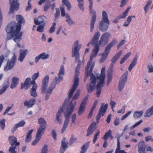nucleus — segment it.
<instances>
[{
	"mask_svg": "<svg viewBox=\"0 0 153 153\" xmlns=\"http://www.w3.org/2000/svg\"><path fill=\"white\" fill-rule=\"evenodd\" d=\"M16 18L18 24L15 22L10 23L6 28L7 33V40L12 39L14 37L15 38L14 41L16 42H19L22 39L23 33L20 31L21 28V24L25 23V20L23 17L20 15L16 16Z\"/></svg>",
	"mask_w": 153,
	"mask_h": 153,
	"instance_id": "f257e3e1",
	"label": "nucleus"
},
{
	"mask_svg": "<svg viewBox=\"0 0 153 153\" xmlns=\"http://www.w3.org/2000/svg\"><path fill=\"white\" fill-rule=\"evenodd\" d=\"M105 78V68H102L100 76L96 77L94 74H91L90 79V83H88L87 85V89L88 92L91 93L94 91L95 88L97 80L99 79L100 81L98 82L96 86L97 96V97H99L101 93L102 88L104 86Z\"/></svg>",
	"mask_w": 153,
	"mask_h": 153,
	"instance_id": "f03ea898",
	"label": "nucleus"
},
{
	"mask_svg": "<svg viewBox=\"0 0 153 153\" xmlns=\"http://www.w3.org/2000/svg\"><path fill=\"white\" fill-rule=\"evenodd\" d=\"M80 93V90H78L72 98V100L69 103L67 108L66 111L64 112V116L65 119L62 128L61 130V133H63L66 130L69 123L70 115L73 112L76 104V102H73V100H75L78 99Z\"/></svg>",
	"mask_w": 153,
	"mask_h": 153,
	"instance_id": "7ed1b4c3",
	"label": "nucleus"
},
{
	"mask_svg": "<svg viewBox=\"0 0 153 153\" xmlns=\"http://www.w3.org/2000/svg\"><path fill=\"white\" fill-rule=\"evenodd\" d=\"M71 98L69 97L68 96V97L65 100L62 106L60 108L56 114V117L55 121L60 124H61L62 122V113L65 109L67 105L69 102Z\"/></svg>",
	"mask_w": 153,
	"mask_h": 153,
	"instance_id": "20e7f679",
	"label": "nucleus"
},
{
	"mask_svg": "<svg viewBox=\"0 0 153 153\" xmlns=\"http://www.w3.org/2000/svg\"><path fill=\"white\" fill-rule=\"evenodd\" d=\"M102 20L100 22L99 28L100 30L104 32L107 30L108 27V26L105 24L104 22L109 25L110 24V22L108 19L107 13L105 11H102Z\"/></svg>",
	"mask_w": 153,
	"mask_h": 153,
	"instance_id": "39448f33",
	"label": "nucleus"
},
{
	"mask_svg": "<svg viewBox=\"0 0 153 153\" xmlns=\"http://www.w3.org/2000/svg\"><path fill=\"white\" fill-rule=\"evenodd\" d=\"M79 74V71L75 70V76L74 79V83L68 93V95L69 97H71L79 85V78L78 76Z\"/></svg>",
	"mask_w": 153,
	"mask_h": 153,
	"instance_id": "423d86ee",
	"label": "nucleus"
},
{
	"mask_svg": "<svg viewBox=\"0 0 153 153\" xmlns=\"http://www.w3.org/2000/svg\"><path fill=\"white\" fill-rule=\"evenodd\" d=\"M88 1L89 3V8L90 12L93 14L90 26V31L92 32L93 30L94 24L96 19V12L93 9V0H88Z\"/></svg>",
	"mask_w": 153,
	"mask_h": 153,
	"instance_id": "0eeeda50",
	"label": "nucleus"
},
{
	"mask_svg": "<svg viewBox=\"0 0 153 153\" xmlns=\"http://www.w3.org/2000/svg\"><path fill=\"white\" fill-rule=\"evenodd\" d=\"M78 40L76 41L72 48V56L75 57L76 59H78L79 57V51L81 48V45H79Z\"/></svg>",
	"mask_w": 153,
	"mask_h": 153,
	"instance_id": "6e6552de",
	"label": "nucleus"
},
{
	"mask_svg": "<svg viewBox=\"0 0 153 153\" xmlns=\"http://www.w3.org/2000/svg\"><path fill=\"white\" fill-rule=\"evenodd\" d=\"M128 71H126L120 79L118 85V89L120 91H122L124 88L126 83L128 79Z\"/></svg>",
	"mask_w": 153,
	"mask_h": 153,
	"instance_id": "1a4fd4ad",
	"label": "nucleus"
},
{
	"mask_svg": "<svg viewBox=\"0 0 153 153\" xmlns=\"http://www.w3.org/2000/svg\"><path fill=\"white\" fill-rule=\"evenodd\" d=\"M9 4L10 5L9 14L13 13L14 11H17L19 8V4L16 0H9Z\"/></svg>",
	"mask_w": 153,
	"mask_h": 153,
	"instance_id": "9d476101",
	"label": "nucleus"
},
{
	"mask_svg": "<svg viewBox=\"0 0 153 153\" xmlns=\"http://www.w3.org/2000/svg\"><path fill=\"white\" fill-rule=\"evenodd\" d=\"M110 36V34L109 33L106 32L104 33L101 36L99 41L100 45L101 46L106 45L109 42Z\"/></svg>",
	"mask_w": 153,
	"mask_h": 153,
	"instance_id": "9b49d317",
	"label": "nucleus"
},
{
	"mask_svg": "<svg viewBox=\"0 0 153 153\" xmlns=\"http://www.w3.org/2000/svg\"><path fill=\"white\" fill-rule=\"evenodd\" d=\"M16 59V56L14 54L10 60H8L6 66L4 68V70L7 71L12 69L15 65V61Z\"/></svg>",
	"mask_w": 153,
	"mask_h": 153,
	"instance_id": "f8f14e48",
	"label": "nucleus"
},
{
	"mask_svg": "<svg viewBox=\"0 0 153 153\" xmlns=\"http://www.w3.org/2000/svg\"><path fill=\"white\" fill-rule=\"evenodd\" d=\"M64 66L62 65L59 69V73L58 74V79L57 77H56L55 79L53 80L52 83L56 85L57 83H59L62 79L63 77L65 74V70Z\"/></svg>",
	"mask_w": 153,
	"mask_h": 153,
	"instance_id": "ddd939ff",
	"label": "nucleus"
},
{
	"mask_svg": "<svg viewBox=\"0 0 153 153\" xmlns=\"http://www.w3.org/2000/svg\"><path fill=\"white\" fill-rule=\"evenodd\" d=\"M108 106V104H106L104 105V104H102L101 105L99 109V113L96 117V119L97 122H98V121L100 120L101 117L102 116H103L104 114L106 111Z\"/></svg>",
	"mask_w": 153,
	"mask_h": 153,
	"instance_id": "4468645a",
	"label": "nucleus"
},
{
	"mask_svg": "<svg viewBox=\"0 0 153 153\" xmlns=\"http://www.w3.org/2000/svg\"><path fill=\"white\" fill-rule=\"evenodd\" d=\"M49 76L46 75L42 80V86L41 88V92L42 93L45 94L47 91V89L48 85Z\"/></svg>",
	"mask_w": 153,
	"mask_h": 153,
	"instance_id": "2eb2a0df",
	"label": "nucleus"
},
{
	"mask_svg": "<svg viewBox=\"0 0 153 153\" xmlns=\"http://www.w3.org/2000/svg\"><path fill=\"white\" fill-rule=\"evenodd\" d=\"M88 96V95L85 96L82 101L78 111V115H81L84 112Z\"/></svg>",
	"mask_w": 153,
	"mask_h": 153,
	"instance_id": "dca6fc26",
	"label": "nucleus"
},
{
	"mask_svg": "<svg viewBox=\"0 0 153 153\" xmlns=\"http://www.w3.org/2000/svg\"><path fill=\"white\" fill-rule=\"evenodd\" d=\"M100 32H97L95 33L91 41V44L95 45V46H98V40L100 36Z\"/></svg>",
	"mask_w": 153,
	"mask_h": 153,
	"instance_id": "f3484780",
	"label": "nucleus"
},
{
	"mask_svg": "<svg viewBox=\"0 0 153 153\" xmlns=\"http://www.w3.org/2000/svg\"><path fill=\"white\" fill-rule=\"evenodd\" d=\"M56 85L52 82L50 85L47 91L46 92V94L45 97V100H47L49 99L50 95L52 93L53 90L55 88Z\"/></svg>",
	"mask_w": 153,
	"mask_h": 153,
	"instance_id": "a211bd4d",
	"label": "nucleus"
},
{
	"mask_svg": "<svg viewBox=\"0 0 153 153\" xmlns=\"http://www.w3.org/2000/svg\"><path fill=\"white\" fill-rule=\"evenodd\" d=\"M17 139L14 136H11L9 137L8 141L11 146H19L20 143L17 142Z\"/></svg>",
	"mask_w": 153,
	"mask_h": 153,
	"instance_id": "6ab92c4d",
	"label": "nucleus"
},
{
	"mask_svg": "<svg viewBox=\"0 0 153 153\" xmlns=\"http://www.w3.org/2000/svg\"><path fill=\"white\" fill-rule=\"evenodd\" d=\"M138 152L139 153H146V146L144 141H140L138 145Z\"/></svg>",
	"mask_w": 153,
	"mask_h": 153,
	"instance_id": "aec40b11",
	"label": "nucleus"
},
{
	"mask_svg": "<svg viewBox=\"0 0 153 153\" xmlns=\"http://www.w3.org/2000/svg\"><path fill=\"white\" fill-rule=\"evenodd\" d=\"M96 124L95 122H93L88 128L86 136L88 137L93 134L96 129Z\"/></svg>",
	"mask_w": 153,
	"mask_h": 153,
	"instance_id": "412c9836",
	"label": "nucleus"
},
{
	"mask_svg": "<svg viewBox=\"0 0 153 153\" xmlns=\"http://www.w3.org/2000/svg\"><path fill=\"white\" fill-rule=\"evenodd\" d=\"M36 99L34 98L31 99L29 100H26L24 103V106L28 108L32 107L36 103Z\"/></svg>",
	"mask_w": 153,
	"mask_h": 153,
	"instance_id": "4be33fe9",
	"label": "nucleus"
},
{
	"mask_svg": "<svg viewBox=\"0 0 153 153\" xmlns=\"http://www.w3.org/2000/svg\"><path fill=\"white\" fill-rule=\"evenodd\" d=\"M66 138L64 137L62 141L61 146L60 150V153H64L68 148V143H66Z\"/></svg>",
	"mask_w": 153,
	"mask_h": 153,
	"instance_id": "5701e85b",
	"label": "nucleus"
},
{
	"mask_svg": "<svg viewBox=\"0 0 153 153\" xmlns=\"http://www.w3.org/2000/svg\"><path fill=\"white\" fill-rule=\"evenodd\" d=\"M31 79L30 78H27L24 82V83H22L21 86V89H22L25 88V89L26 90L29 88L30 87V82Z\"/></svg>",
	"mask_w": 153,
	"mask_h": 153,
	"instance_id": "b1692460",
	"label": "nucleus"
},
{
	"mask_svg": "<svg viewBox=\"0 0 153 153\" xmlns=\"http://www.w3.org/2000/svg\"><path fill=\"white\" fill-rule=\"evenodd\" d=\"M123 52V51L122 50L120 51H119L111 59V62L112 63L111 64V65L110 67V68H111V66L112 65V64L113 65V66H114V65L115 64L118 60L120 56L121 55Z\"/></svg>",
	"mask_w": 153,
	"mask_h": 153,
	"instance_id": "393cba45",
	"label": "nucleus"
},
{
	"mask_svg": "<svg viewBox=\"0 0 153 153\" xmlns=\"http://www.w3.org/2000/svg\"><path fill=\"white\" fill-rule=\"evenodd\" d=\"M27 50H21L19 52V56L18 60L21 62H22L27 55Z\"/></svg>",
	"mask_w": 153,
	"mask_h": 153,
	"instance_id": "a878e982",
	"label": "nucleus"
},
{
	"mask_svg": "<svg viewBox=\"0 0 153 153\" xmlns=\"http://www.w3.org/2000/svg\"><path fill=\"white\" fill-rule=\"evenodd\" d=\"M111 67L110 70L109 71L108 73V80L107 82V85H108L110 82H111L113 76V65Z\"/></svg>",
	"mask_w": 153,
	"mask_h": 153,
	"instance_id": "bb28decb",
	"label": "nucleus"
},
{
	"mask_svg": "<svg viewBox=\"0 0 153 153\" xmlns=\"http://www.w3.org/2000/svg\"><path fill=\"white\" fill-rule=\"evenodd\" d=\"M46 18L44 16H40L37 19H34V23L36 25H39L41 24L45 23L44 21Z\"/></svg>",
	"mask_w": 153,
	"mask_h": 153,
	"instance_id": "cd10ccee",
	"label": "nucleus"
},
{
	"mask_svg": "<svg viewBox=\"0 0 153 153\" xmlns=\"http://www.w3.org/2000/svg\"><path fill=\"white\" fill-rule=\"evenodd\" d=\"M99 46H96L94 47V48L91 55L90 58L91 60H92L93 58L96 57L97 55L99 50Z\"/></svg>",
	"mask_w": 153,
	"mask_h": 153,
	"instance_id": "c85d7f7f",
	"label": "nucleus"
},
{
	"mask_svg": "<svg viewBox=\"0 0 153 153\" xmlns=\"http://www.w3.org/2000/svg\"><path fill=\"white\" fill-rule=\"evenodd\" d=\"M25 123V122L24 120H22L18 123L16 124L12 129V133H13L18 127L23 126Z\"/></svg>",
	"mask_w": 153,
	"mask_h": 153,
	"instance_id": "c756f323",
	"label": "nucleus"
},
{
	"mask_svg": "<svg viewBox=\"0 0 153 153\" xmlns=\"http://www.w3.org/2000/svg\"><path fill=\"white\" fill-rule=\"evenodd\" d=\"M46 129V127L39 126V127L38 128L36 135L37 136V137H39L41 138Z\"/></svg>",
	"mask_w": 153,
	"mask_h": 153,
	"instance_id": "7c9ffc66",
	"label": "nucleus"
},
{
	"mask_svg": "<svg viewBox=\"0 0 153 153\" xmlns=\"http://www.w3.org/2000/svg\"><path fill=\"white\" fill-rule=\"evenodd\" d=\"M19 78L16 77H14L13 78L10 87L12 89L17 86L19 83Z\"/></svg>",
	"mask_w": 153,
	"mask_h": 153,
	"instance_id": "2f4dec72",
	"label": "nucleus"
},
{
	"mask_svg": "<svg viewBox=\"0 0 153 153\" xmlns=\"http://www.w3.org/2000/svg\"><path fill=\"white\" fill-rule=\"evenodd\" d=\"M110 51H109L106 48H105L104 53L102 55V57L100 60V63H103L107 59V57Z\"/></svg>",
	"mask_w": 153,
	"mask_h": 153,
	"instance_id": "473e14b6",
	"label": "nucleus"
},
{
	"mask_svg": "<svg viewBox=\"0 0 153 153\" xmlns=\"http://www.w3.org/2000/svg\"><path fill=\"white\" fill-rule=\"evenodd\" d=\"M37 86L36 85L32 86V88L30 90V93L31 95L34 97H36L37 96V94L36 92L37 89Z\"/></svg>",
	"mask_w": 153,
	"mask_h": 153,
	"instance_id": "72a5a7b5",
	"label": "nucleus"
},
{
	"mask_svg": "<svg viewBox=\"0 0 153 153\" xmlns=\"http://www.w3.org/2000/svg\"><path fill=\"white\" fill-rule=\"evenodd\" d=\"M137 62V58L136 57H134L133 59L131 64L128 68V71L130 72L132 69L136 65Z\"/></svg>",
	"mask_w": 153,
	"mask_h": 153,
	"instance_id": "f704fd0d",
	"label": "nucleus"
},
{
	"mask_svg": "<svg viewBox=\"0 0 153 153\" xmlns=\"http://www.w3.org/2000/svg\"><path fill=\"white\" fill-rule=\"evenodd\" d=\"M38 123L40 125L39 126L46 127L47 126V122L43 118L40 117L38 119Z\"/></svg>",
	"mask_w": 153,
	"mask_h": 153,
	"instance_id": "c9c22d12",
	"label": "nucleus"
},
{
	"mask_svg": "<svg viewBox=\"0 0 153 153\" xmlns=\"http://www.w3.org/2000/svg\"><path fill=\"white\" fill-rule=\"evenodd\" d=\"M117 43V41L116 39H114L111 42H110L107 46L105 48L110 51L111 48Z\"/></svg>",
	"mask_w": 153,
	"mask_h": 153,
	"instance_id": "e433bc0d",
	"label": "nucleus"
},
{
	"mask_svg": "<svg viewBox=\"0 0 153 153\" xmlns=\"http://www.w3.org/2000/svg\"><path fill=\"white\" fill-rule=\"evenodd\" d=\"M143 113V111H136L134 113V117L135 119L139 118L142 116Z\"/></svg>",
	"mask_w": 153,
	"mask_h": 153,
	"instance_id": "4c0bfd02",
	"label": "nucleus"
},
{
	"mask_svg": "<svg viewBox=\"0 0 153 153\" xmlns=\"http://www.w3.org/2000/svg\"><path fill=\"white\" fill-rule=\"evenodd\" d=\"M33 131V129H31L29 131L26 136V138L25 140V141L26 143H28L31 140V134Z\"/></svg>",
	"mask_w": 153,
	"mask_h": 153,
	"instance_id": "58836bf2",
	"label": "nucleus"
},
{
	"mask_svg": "<svg viewBox=\"0 0 153 153\" xmlns=\"http://www.w3.org/2000/svg\"><path fill=\"white\" fill-rule=\"evenodd\" d=\"M131 54V52H129L126 53L122 58L120 62V64H122L124 63L125 61L129 57Z\"/></svg>",
	"mask_w": 153,
	"mask_h": 153,
	"instance_id": "ea45409f",
	"label": "nucleus"
},
{
	"mask_svg": "<svg viewBox=\"0 0 153 153\" xmlns=\"http://www.w3.org/2000/svg\"><path fill=\"white\" fill-rule=\"evenodd\" d=\"M131 54V52H129L126 53L122 58L120 62V64H122L124 63L125 61L129 57Z\"/></svg>",
	"mask_w": 153,
	"mask_h": 153,
	"instance_id": "a19ab883",
	"label": "nucleus"
},
{
	"mask_svg": "<svg viewBox=\"0 0 153 153\" xmlns=\"http://www.w3.org/2000/svg\"><path fill=\"white\" fill-rule=\"evenodd\" d=\"M89 142H87L85 144L83 145L81 147V150L80 153H85L89 145Z\"/></svg>",
	"mask_w": 153,
	"mask_h": 153,
	"instance_id": "79ce46f5",
	"label": "nucleus"
},
{
	"mask_svg": "<svg viewBox=\"0 0 153 153\" xmlns=\"http://www.w3.org/2000/svg\"><path fill=\"white\" fill-rule=\"evenodd\" d=\"M146 117H149L153 114V105L145 112Z\"/></svg>",
	"mask_w": 153,
	"mask_h": 153,
	"instance_id": "37998d69",
	"label": "nucleus"
},
{
	"mask_svg": "<svg viewBox=\"0 0 153 153\" xmlns=\"http://www.w3.org/2000/svg\"><path fill=\"white\" fill-rule=\"evenodd\" d=\"M65 18L66 19V21L69 25L74 24V22L71 19L70 16L68 13H66Z\"/></svg>",
	"mask_w": 153,
	"mask_h": 153,
	"instance_id": "c03bdc74",
	"label": "nucleus"
},
{
	"mask_svg": "<svg viewBox=\"0 0 153 153\" xmlns=\"http://www.w3.org/2000/svg\"><path fill=\"white\" fill-rule=\"evenodd\" d=\"M46 25L45 23L39 25L37 27V31L40 33L43 32L44 31V27Z\"/></svg>",
	"mask_w": 153,
	"mask_h": 153,
	"instance_id": "a18cd8bd",
	"label": "nucleus"
},
{
	"mask_svg": "<svg viewBox=\"0 0 153 153\" xmlns=\"http://www.w3.org/2000/svg\"><path fill=\"white\" fill-rule=\"evenodd\" d=\"M79 3L78 6L81 10L83 11L84 10V7L83 6L84 1V0H77Z\"/></svg>",
	"mask_w": 153,
	"mask_h": 153,
	"instance_id": "49530a36",
	"label": "nucleus"
},
{
	"mask_svg": "<svg viewBox=\"0 0 153 153\" xmlns=\"http://www.w3.org/2000/svg\"><path fill=\"white\" fill-rule=\"evenodd\" d=\"M41 59H46L49 58V55L48 54H47L45 52L42 53L40 54Z\"/></svg>",
	"mask_w": 153,
	"mask_h": 153,
	"instance_id": "de8ad7c7",
	"label": "nucleus"
},
{
	"mask_svg": "<svg viewBox=\"0 0 153 153\" xmlns=\"http://www.w3.org/2000/svg\"><path fill=\"white\" fill-rule=\"evenodd\" d=\"M112 133L111 130L110 129L105 134L103 139L104 140H107L110 137Z\"/></svg>",
	"mask_w": 153,
	"mask_h": 153,
	"instance_id": "09e8293b",
	"label": "nucleus"
},
{
	"mask_svg": "<svg viewBox=\"0 0 153 153\" xmlns=\"http://www.w3.org/2000/svg\"><path fill=\"white\" fill-rule=\"evenodd\" d=\"M131 7H129L127 8L125 11L120 16V18L121 19H125L126 18L127 16V15Z\"/></svg>",
	"mask_w": 153,
	"mask_h": 153,
	"instance_id": "8fccbe9b",
	"label": "nucleus"
},
{
	"mask_svg": "<svg viewBox=\"0 0 153 153\" xmlns=\"http://www.w3.org/2000/svg\"><path fill=\"white\" fill-rule=\"evenodd\" d=\"M56 12L55 14V21H56L58 19L60 15V12L59 9L58 8H56Z\"/></svg>",
	"mask_w": 153,
	"mask_h": 153,
	"instance_id": "3c124183",
	"label": "nucleus"
},
{
	"mask_svg": "<svg viewBox=\"0 0 153 153\" xmlns=\"http://www.w3.org/2000/svg\"><path fill=\"white\" fill-rule=\"evenodd\" d=\"M51 4V3L50 2L45 3L44 6V10L45 12H47L48 11V9L50 7Z\"/></svg>",
	"mask_w": 153,
	"mask_h": 153,
	"instance_id": "603ef678",
	"label": "nucleus"
},
{
	"mask_svg": "<svg viewBox=\"0 0 153 153\" xmlns=\"http://www.w3.org/2000/svg\"><path fill=\"white\" fill-rule=\"evenodd\" d=\"M143 122V120H140L137 122L134 125L132 126L130 128V129L131 130H133L134 128L137 126L140 125L141 123Z\"/></svg>",
	"mask_w": 153,
	"mask_h": 153,
	"instance_id": "864d4df0",
	"label": "nucleus"
},
{
	"mask_svg": "<svg viewBox=\"0 0 153 153\" xmlns=\"http://www.w3.org/2000/svg\"><path fill=\"white\" fill-rule=\"evenodd\" d=\"M5 120L4 119H3L0 121V126L1 129L4 130L5 126Z\"/></svg>",
	"mask_w": 153,
	"mask_h": 153,
	"instance_id": "5fc2aeb1",
	"label": "nucleus"
},
{
	"mask_svg": "<svg viewBox=\"0 0 153 153\" xmlns=\"http://www.w3.org/2000/svg\"><path fill=\"white\" fill-rule=\"evenodd\" d=\"M16 146H11L9 148V152L10 153H16V152L15 150Z\"/></svg>",
	"mask_w": 153,
	"mask_h": 153,
	"instance_id": "6e6d98bb",
	"label": "nucleus"
},
{
	"mask_svg": "<svg viewBox=\"0 0 153 153\" xmlns=\"http://www.w3.org/2000/svg\"><path fill=\"white\" fill-rule=\"evenodd\" d=\"M100 134V131H97L94 134V138L93 140V143H95L96 141L98 139V136Z\"/></svg>",
	"mask_w": 153,
	"mask_h": 153,
	"instance_id": "4d7b16f0",
	"label": "nucleus"
},
{
	"mask_svg": "<svg viewBox=\"0 0 153 153\" xmlns=\"http://www.w3.org/2000/svg\"><path fill=\"white\" fill-rule=\"evenodd\" d=\"M115 153H127V152L123 150H120V145L117 146Z\"/></svg>",
	"mask_w": 153,
	"mask_h": 153,
	"instance_id": "13d9d810",
	"label": "nucleus"
},
{
	"mask_svg": "<svg viewBox=\"0 0 153 153\" xmlns=\"http://www.w3.org/2000/svg\"><path fill=\"white\" fill-rule=\"evenodd\" d=\"M52 26L51 27L49 30V32L50 33H52L55 31L56 24L55 23H52Z\"/></svg>",
	"mask_w": 153,
	"mask_h": 153,
	"instance_id": "bf43d9fd",
	"label": "nucleus"
},
{
	"mask_svg": "<svg viewBox=\"0 0 153 153\" xmlns=\"http://www.w3.org/2000/svg\"><path fill=\"white\" fill-rule=\"evenodd\" d=\"M131 21L130 17H128L127 19V20L124 22L123 24V26L126 27H127Z\"/></svg>",
	"mask_w": 153,
	"mask_h": 153,
	"instance_id": "052dcab7",
	"label": "nucleus"
},
{
	"mask_svg": "<svg viewBox=\"0 0 153 153\" xmlns=\"http://www.w3.org/2000/svg\"><path fill=\"white\" fill-rule=\"evenodd\" d=\"M48 146L47 144L45 145L42 148L41 153H47L48 151Z\"/></svg>",
	"mask_w": 153,
	"mask_h": 153,
	"instance_id": "680f3d73",
	"label": "nucleus"
},
{
	"mask_svg": "<svg viewBox=\"0 0 153 153\" xmlns=\"http://www.w3.org/2000/svg\"><path fill=\"white\" fill-rule=\"evenodd\" d=\"M39 73L38 72L36 73H34L32 76V79L36 80L39 76Z\"/></svg>",
	"mask_w": 153,
	"mask_h": 153,
	"instance_id": "e2e57ef3",
	"label": "nucleus"
},
{
	"mask_svg": "<svg viewBox=\"0 0 153 153\" xmlns=\"http://www.w3.org/2000/svg\"><path fill=\"white\" fill-rule=\"evenodd\" d=\"M41 138L39 137H37L36 135V138L35 140L32 142V145H35L39 140Z\"/></svg>",
	"mask_w": 153,
	"mask_h": 153,
	"instance_id": "0e129e2a",
	"label": "nucleus"
},
{
	"mask_svg": "<svg viewBox=\"0 0 153 153\" xmlns=\"http://www.w3.org/2000/svg\"><path fill=\"white\" fill-rule=\"evenodd\" d=\"M8 87V86L6 85L3 87L1 89H0V95L3 94Z\"/></svg>",
	"mask_w": 153,
	"mask_h": 153,
	"instance_id": "69168bd1",
	"label": "nucleus"
},
{
	"mask_svg": "<svg viewBox=\"0 0 153 153\" xmlns=\"http://www.w3.org/2000/svg\"><path fill=\"white\" fill-rule=\"evenodd\" d=\"M126 105H125L122 106V108L117 111L118 113H122L123 114L125 111V109L126 107Z\"/></svg>",
	"mask_w": 153,
	"mask_h": 153,
	"instance_id": "338daca9",
	"label": "nucleus"
},
{
	"mask_svg": "<svg viewBox=\"0 0 153 153\" xmlns=\"http://www.w3.org/2000/svg\"><path fill=\"white\" fill-rule=\"evenodd\" d=\"M147 67L149 69V72L152 73L153 72V66L151 64H149L148 65Z\"/></svg>",
	"mask_w": 153,
	"mask_h": 153,
	"instance_id": "774afa93",
	"label": "nucleus"
}]
</instances>
